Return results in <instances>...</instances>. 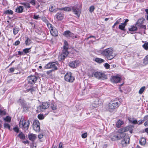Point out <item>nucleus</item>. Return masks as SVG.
<instances>
[{"label":"nucleus","instance_id":"41","mask_svg":"<svg viewBox=\"0 0 148 148\" xmlns=\"http://www.w3.org/2000/svg\"><path fill=\"white\" fill-rule=\"evenodd\" d=\"M143 62L145 64H148V54L144 58Z\"/></svg>","mask_w":148,"mask_h":148},{"label":"nucleus","instance_id":"23","mask_svg":"<svg viewBox=\"0 0 148 148\" xmlns=\"http://www.w3.org/2000/svg\"><path fill=\"white\" fill-rule=\"evenodd\" d=\"M24 8L23 6H20L16 9V12L18 13H21L23 12Z\"/></svg>","mask_w":148,"mask_h":148},{"label":"nucleus","instance_id":"4","mask_svg":"<svg viewBox=\"0 0 148 148\" xmlns=\"http://www.w3.org/2000/svg\"><path fill=\"white\" fill-rule=\"evenodd\" d=\"M29 125V121L27 122L26 121H24L23 119H21L19 123V127L23 129L25 132L27 130Z\"/></svg>","mask_w":148,"mask_h":148},{"label":"nucleus","instance_id":"21","mask_svg":"<svg viewBox=\"0 0 148 148\" xmlns=\"http://www.w3.org/2000/svg\"><path fill=\"white\" fill-rule=\"evenodd\" d=\"M128 120L131 123L136 124L137 123V121L133 117H129L128 118Z\"/></svg>","mask_w":148,"mask_h":148},{"label":"nucleus","instance_id":"31","mask_svg":"<svg viewBox=\"0 0 148 148\" xmlns=\"http://www.w3.org/2000/svg\"><path fill=\"white\" fill-rule=\"evenodd\" d=\"M13 34L14 35H15L18 33L20 29L18 27H14L13 28Z\"/></svg>","mask_w":148,"mask_h":148},{"label":"nucleus","instance_id":"61","mask_svg":"<svg viewBox=\"0 0 148 148\" xmlns=\"http://www.w3.org/2000/svg\"><path fill=\"white\" fill-rule=\"evenodd\" d=\"M20 43V42L19 40H18L16 41L14 43V45L17 46Z\"/></svg>","mask_w":148,"mask_h":148},{"label":"nucleus","instance_id":"57","mask_svg":"<svg viewBox=\"0 0 148 148\" xmlns=\"http://www.w3.org/2000/svg\"><path fill=\"white\" fill-rule=\"evenodd\" d=\"M87 133H85L82 134V137L83 138H85L87 137Z\"/></svg>","mask_w":148,"mask_h":148},{"label":"nucleus","instance_id":"34","mask_svg":"<svg viewBox=\"0 0 148 148\" xmlns=\"http://www.w3.org/2000/svg\"><path fill=\"white\" fill-rule=\"evenodd\" d=\"M125 25L124 24L122 23L119 25V28L122 30L125 31Z\"/></svg>","mask_w":148,"mask_h":148},{"label":"nucleus","instance_id":"6","mask_svg":"<svg viewBox=\"0 0 148 148\" xmlns=\"http://www.w3.org/2000/svg\"><path fill=\"white\" fill-rule=\"evenodd\" d=\"M92 77H95L99 79L103 80L107 78L106 75L104 73L99 72L93 73L92 75Z\"/></svg>","mask_w":148,"mask_h":148},{"label":"nucleus","instance_id":"18","mask_svg":"<svg viewBox=\"0 0 148 148\" xmlns=\"http://www.w3.org/2000/svg\"><path fill=\"white\" fill-rule=\"evenodd\" d=\"M125 135L123 133L120 132L117 134H116V140H119L124 138Z\"/></svg>","mask_w":148,"mask_h":148},{"label":"nucleus","instance_id":"30","mask_svg":"<svg viewBox=\"0 0 148 148\" xmlns=\"http://www.w3.org/2000/svg\"><path fill=\"white\" fill-rule=\"evenodd\" d=\"M36 88L34 87H32L29 88H27L26 89V90H25L24 91L25 92H30L31 93H32V92L35 91V89H36Z\"/></svg>","mask_w":148,"mask_h":148},{"label":"nucleus","instance_id":"62","mask_svg":"<svg viewBox=\"0 0 148 148\" xmlns=\"http://www.w3.org/2000/svg\"><path fill=\"white\" fill-rule=\"evenodd\" d=\"M53 8H54L53 7V6H51V7H50V8H49V10L51 12L54 11V10Z\"/></svg>","mask_w":148,"mask_h":148},{"label":"nucleus","instance_id":"47","mask_svg":"<svg viewBox=\"0 0 148 148\" xmlns=\"http://www.w3.org/2000/svg\"><path fill=\"white\" fill-rule=\"evenodd\" d=\"M13 130L16 133H18L19 132V130L18 127L16 126L14 127L13 128Z\"/></svg>","mask_w":148,"mask_h":148},{"label":"nucleus","instance_id":"15","mask_svg":"<svg viewBox=\"0 0 148 148\" xmlns=\"http://www.w3.org/2000/svg\"><path fill=\"white\" fill-rule=\"evenodd\" d=\"M51 34L54 36H56L58 35V32L56 29L54 27L52 28L50 30Z\"/></svg>","mask_w":148,"mask_h":148},{"label":"nucleus","instance_id":"51","mask_svg":"<svg viewBox=\"0 0 148 148\" xmlns=\"http://www.w3.org/2000/svg\"><path fill=\"white\" fill-rule=\"evenodd\" d=\"M33 16V18L36 20L40 19V18L38 15H34Z\"/></svg>","mask_w":148,"mask_h":148},{"label":"nucleus","instance_id":"35","mask_svg":"<svg viewBox=\"0 0 148 148\" xmlns=\"http://www.w3.org/2000/svg\"><path fill=\"white\" fill-rule=\"evenodd\" d=\"M144 119L146 121L144 123V125L145 126H148V115L145 116Z\"/></svg>","mask_w":148,"mask_h":148},{"label":"nucleus","instance_id":"19","mask_svg":"<svg viewBox=\"0 0 148 148\" xmlns=\"http://www.w3.org/2000/svg\"><path fill=\"white\" fill-rule=\"evenodd\" d=\"M130 139L129 138L125 137L123 140H121V144L123 146L127 144H129V143Z\"/></svg>","mask_w":148,"mask_h":148},{"label":"nucleus","instance_id":"45","mask_svg":"<svg viewBox=\"0 0 148 148\" xmlns=\"http://www.w3.org/2000/svg\"><path fill=\"white\" fill-rule=\"evenodd\" d=\"M110 138L112 141L116 140V134H112L111 135Z\"/></svg>","mask_w":148,"mask_h":148},{"label":"nucleus","instance_id":"3","mask_svg":"<svg viewBox=\"0 0 148 148\" xmlns=\"http://www.w3.org/2000/svg\"><path fill=\"white\" fill-rule=\"evenodd\" d=\"M121 103L117 98L112 100L108 104V108L110 110H114L117 108Z\"/></svg>","mask_w":148,"mask_h":148},{"label":"nucleus","instance_id":"38","mask_svg":"<svg viewBox=\"0 0 148 148\" xmlns=\"http://www.w3.org/2000/svg\"><path fill=\"white\" fill-rule=\"evenodd\" d=\"M51 107L53 110H54L57 109V106L56 104L54 103H51Z\"/></svg>","mask_w":148,"mask_h":148},{"label":"nucleus","instance_id":"56","mask_svg":"<svg viewBox=\"0 0 148 148\" xmlns=\"http://www.w3.org/2000/svg\"><path fill=\"white\" fill-rule=\"evenodd\" d=\"M38 117L40 119H42L44 118V116L43 115L41 114L38 115Z\"/></svg>","mask_w":148,"mask_h":148},{"label":"nucleus","instance_id":"50","mask_svg":"<svg viewBox=\"0 0 148 148\" xmlns=\"http://www.w3.org/2000/svg\"><path fill=\"white\" fill-rule=\"evenodd\" d=\"M36 1V0H32L30 1L29 3H31L33 5H35Z\"/></svg>","mask_w":148,"mask_h":148},{"label":"nucleus","instance_id":"1","mask_svg":"<svg viewBox=\"0 0 148 148\" xmlns=\"http://www.w3.org/2000/svg\"><path fill=\"white\" fill-rule=\"evenodd\" d=\"M101 54L109 60H112L114 57L113 49L112 48H109L103 50L101 51Z\"/></svg>","mask_w":148,"mask_h":148},{"label":"nucleus","instance_id":"2","mask_svg":"<svg viewBox=\"0 0 148 148\" xmlns=\"http://www.w3.org/2000/svg\"><path fill=\"white\" fill-rule=\"evenodd\" d=\"M69 49V45L67 41L65 40L64 41V45L63 46V49L62 50V53L59 56V58L60 60L62 61L64 60L66 58L69 54V52L68 51Z\"/></svg>","mask_w":148,"mask_h":148},{"label":"nucleus","instance_id":"46","mask_svg":"<svg viewBox=\"0 0 148 148\" xmlns=\"http://www.w3.org/2000/svg\"><path fill=\"white\" fill-rule=\"evenodd\" d=\"M3 126L4 128H8L9 130H10V125L9 124L5 123L3 124Z\"/></svg>","mask_w":148,"mask_h":148},{"label":"nucleus","instance_id":"64","mask_svg":"<svg viewBox=\"0 0 148 148\" xmlns=\"http://www.w3.org/2000/svg\"><path fill=\"white\" fill-rule=\"evenodd\" d=\"M58 148H63V144L62 142L60 143Z\"/></svg>","mask_w":148,"mask_h":148},{"label":"nucleus","instance_id":"20","mask_svg":"<svg viewBox=\"0 0 148 148\" xmlns=\"http://www.w3.org/2000/svg\"><path fill=\"white\" fill-rule=\"evenodd\" d=\"M28 137L30 140L34 141L36 138V134L32 133L28 134Z\"/></svg>","mask_w":148,"mask_h":148},{"label":"nucleus","instance_id":"16","mask_svg":"<svg viewBox=\"0 0 148 148\" xmlns=\"http://www.w3.org/2000/svg\"><path fill=\"white\" fill-rule=\"evenodd\" d=\"M64 16V14L61 12H58L55 15V17L59 20H62Z\"/></svg>","mask_w":148,"mask_h":148},{"label":"nucleus","instance_id":"9","mask_svg":"<svg viewBox=\"0 0 148 148\" xmlns=\"http://www.w3.org/2000/svg\"><path fill=\"white\" fill-rule=\"evenodd\" d=\"M50 106L49 104L47 102H42L41 105L38 108V110L40 112H43L46 109L48 108Z\"/></svg>","mask_w":148,"mask_h":148},{"label":"nucleus","instance_id":"36","mask_svg":"<svg viewBox=\"0 0 148 148\" xmlns=\"http://www.w3.org/2000/svg\"><path fill=\"white\" fill-rule=\"evenodd\" d=\"M99 104V103L98 101H94L93 103H92V106L93 107L96 108L98 106Z\"/></svg>","mask_w":148,"mask_h":148},{"label":"nucleus","instance_id":"25","mask_svg":"<svg viewBox=\"0 0 148 148\" xmlns=\"http://www.w3.org/2000/svg\"><path fill=\"white\" fill-rule=\"evenodd\" d=\"M146 143V139L143 137L141 138L139 140V143L142 145H144Z\"/></svg>","mask_w":148,"mask_h":148},{"label":"nucleus","instance_id":"12","mask_svg":"<svg viewBox=\"0 0 148 148\" xmlns=\"http://www.w3.org/2000/svg\"><path fill=\"white\" fill-rule=\"evenodd\" d=\"M37 77L34 75H31L27 77L29 83L32 84H34L37 81Z\"/></svg>","mask_w":148,"mask_h":148},{"label":"nucleus","instance_id":"42","mask_svg":"<svg viewBox=\"0 0 148 148\" xmlns=\"http://www.w3.org/2000/svg\"><path fill=\"white\" fill-rule=\"evenodd\" d=\"M3 119L4 121L9 122H10L11 120V117L9 116H7L5 118H4Z\"/></svg>","mask_w":148,"mask_h":148},{"label":"nucleus","instance_id":"11","mask_svg":"<svg viewBox=\"0 0 148 148\" xmlns=\"http://www.w3.org/2000/svg\"><path fill=\"white\" fill-rule=\"evenodd\" d=\"M40 123L38 120H35L33 123V127L34 130L36 132H39L40 130Z\"/></svg>","mask_w":148,"mask_h":148},{"label":"nucleus","instance_id":"54","mask_svg":"<svg viewBox=\"0 0 148 148\" xmlns=\"http://www.w3.org/2000/svg\"><path fill=\"white\" fill-rule=\"evenodd\" d=\"M104 66L107 69H109L110 67V65L108 63H106L104 64Z\"/></svg>","mask_w":148,"mask_h":148},{"label":"nucleus","instance_id":"27","mask_svg":"<svg viewBox=\"0 0 148 148\" xmlns=\"http://www.w3.org/2000/svg\"><path fill=\"white\" fill-rule=\"evenodd\" d=\"M123 123L122 121L120 120H118L116 124V127L117 128H119Z\"/></svg>","mask_w":148,"mask_h":148},{"label":"nucleus","instance_id":"58","mask_svg":"<svg viewBox=\"0 0 148 148\" xmlns=\"http://www.w3.org/2000/svg\"><path fill=\"white\" fill-rule=\"evenodd\" d=\"M18 102L20 103L21 104H23L24 103V101L23 99H20L18 100Z\"/></svg>","mask_w":148,"mask_h":148},{"label":"nucleus","instance_id":"49","mask_svg":"<svg viewBox=\"0 0 148 148\" xmlns=\"http://www.w3.org/2000/svg\"><path fill=\"white\" fill-rule=\"evenodd\" d=\"M145 121V120L144 119L143 120H140L138 121H137V124L138 125H141Z\"/></svg>","mask_w":148,"mask_h":148},{"label":"nucleus","instance_id":"60","mask_svg":"<svg viewBox=\"0 0 148 148\" xmlns=\"http://www.w3.org/2000/svg\"><path fill=\"white\" fill-rule=\"evenodd\" d=\"M42 20L46 24L48 22H49V21L47 20L45 17L42 18Z\"/></svg>","mask_w":148,"mask_h":148},{"label":"nucleus","instance_id":"39","mask_svg":"<svg viewBox=\"0 0 148 148\" xmlns=\"http://www.w3.org/2000/svg\"><path fill=\"white\" fill-rule=\"evenodd\" d=\"M145 86H143L139 90L138 93L140 94H141L143 93L144 92L145 90Z\"/></svg>","mask_w":148,"mask_h":148},{"label":"nucleus","instance_id":"33","mask_svg":"<svg viewBox=\"0 0 148 148\" xmlns=\"http://www.w3.org/2000/svg\"><path fill=\"white\" fill-rule=\"evenodd\" d=\"M26 39L25 41V44L27 45H29L31 44V40L28 37H26Z\"/></svg>","mask_w":148,"mask_h":148},{"label":"nucleus","instance_id":"28","mask_svg":"<svg viewBox=\"0 0 148 148\" xmlns=\"http://www.w3.org/2000/svg\"><path fill=\"white\" fill-rule=\"evenodd\" d=\"M136 25H132L131 26L130 28H129V30L130 31H136L137 30V27H136Z\"/></svg>","mask_w":148,"mask_h":148},{"label":"nucleus","instance_id":"22","mask_svg":"<svg viewBox=\"0 0 148 148\" xmlns=\"http://www.w3.org/2000/svg\"><path fill=\"white\" fill-rule=\"evenodd\" d=\"M21 4L27 10L29 8H31L29 3L28 2L21 3Z\"/></svg>","mask_w":148,"mask_h":148},{"label":"nucleus","instance_id":"59","mask_svg":"<svg viewBox=\"0 0 148 148\" xmlns=\"http://www.w3.org/2000/svg\"><path fill=\"white\" fill-rule=\"evenodd\" d=\"M46 24L47 25L48 28L49 29L51 28V29L53 27H52V25L50 23H49V22H48Z\"/></svg>","mask_w":148,"mask_h":148},{"label":"nucleus","instance_id":"7","mask_svg":"<svg viewBox=\"0 0 148 148\" xmlns=\"http://www.w3.org/2000/svg\"><path fill=\"white\" fill-rule=\"evenodd\" d=\"M134 127V126L133 125H130L121 128L119 130V132H120L123 133L129 131L132 134V133L133 129Z\"/></svg>","mask_w":148,"mask_h":148},{"label":"nucleus","instance_id":"40","mask_svg":"<svg viewBox=\"0 0 148 148\" xmlns=\"http://www.w3.org/2000/svg\"><path fill=\"white\" fill-rule=\"evenodd\" d=\"M143 47L146 50H148V42H145L143 45Z\"/></svg>","mask_w":148,"mask_h":148},{"label":"nucleus","instance_id":"52","mask_svg":"<svg viewBox=\"0 0 148 148\" xmlns=\"http://www.w3.org/2000/svg\"><path fill=\"white\" fill-rule=\"evenodd\" d=\"M121 21V18H120L116 21V22L114 23V25H116L117 24H119Z\"/></svg>","mask_w":148,"mask_h":148},{"label":"nucleus","instance_id":"29","mask_svg":"<svg viewBox=\"0 0 148 148\" xmlns=\"http://www.w3.org/2000/svg\"><path fill=\"white\" fill-rule=\"evenodd\" d=\"M95 61L99 63H101L105 62V60H104L99 58H95Z\"/></svg>","mask_w":148,"mask_h":148},{"label":"nucleus","instance_id":"55","mask_svg":"<svg viewBox=\"0 0 148 148\" xmlns=\"http://www.w3.org/2000/svg\"><path fill=\"white\" fill-rule=\"evenodd\" d=\"M53 71V70H52L47 71V74L49 75H52Z\"/></svg>","mask_w":148,"mask_h":148},{"label":"nucleus","instance_id":"14","mask_svg":"<svg viewBox=\"0 0 148 148\" xmlns=\"http://www.w3.org/2000/svg\"><path fill=\"white\" fill-rule=\"evenodd\" d=\"M79 62L78 60H75L69 63V66L72 68H76L79 65Z\"/></svg>","mask_w":148,"mask_h":148},{"label":"nucleus","instance_id":"13","mask_svg":"<svg viewBox=\"0 0 148 148\" xmlns=\"http://www.w3.org/2000/svg\"><path fill=\"white\" fill-rule=\"evenodd\" d=\"M110 79L112 82L116 83L120 82L121 80V78L117 75L113 76H112Z\"/></svg>","mask_w":148,"mask_h":148},{"label":"nucleus","instance_id":"8","mask_svg":"<svg viewBox=\"0 0 148 148\" xmlns=\"http://www.w3.org/2000/svg\"><path fill=\"white\" fill-rule=\"evenodd\" d=\"M65 80L70 82H73L75 80L74 77L72 76V73L70 72H68L64 76Z\"/></svg>","mask_w":148,"mask_h":148},{"label":"nucleus","instance_id":"17","mask_svg":"<svg viewBox=\"0 0 148 148\" xmlns=\"http://www.w3.org/2000/svg\"><path fill=\"white\" fill-rule=\"evenodd\" d=\"M64 35L68 38L72 37L73 38L74 37V34L69 30L65 31L64 33Z\"/></svg>","mask_w":148,"mask_h":148},{"label":"nucleus","instance_id":"44","mask_svg":"<svg viewBox=\"0 0 148 148\" xmlns=\"http://www.w3.org/2000/svg\"><path fill=\"white\" fill-rule=\"evenodd\" d=\"M31 48H26L24 49H23V52H24L25 53V54L27 53H29V50Z\"/></svg>","mask_w":148,"mask_h":148},{"label":"nucleus","instance_id":"43","mask_svg":"<svg viewBox=\"0 0 148 148\" xmlns=\"http://www.w3.org/2000/svg\"><path fill=\"white\" fill-rule=\"evenodd\" d=\"M6 114V112L5 110L0 109V116L5 115Z\"/></svg>","mask_w":148,"mask_h":148},{"label":"nucleus","instance_id":"48","mask_svg":"<svg viewBox=\"0 0 148 148\" xmlns=\"http://www.w3.org/2000/svg\"><path fill=\"white\" fill-rule=\"evenodd\" d=\"M95 8L94 6L92 5L90 6L89 8V12L92 13L93 12Z\"/></svg>","mask_w":148,"mask_h":148},{"label":"nucleus","instance_id":"26","mask_svg":"<svg viewBox=\"0 0 148 148\" xmlns=\"http://www.w3.org/2000/svg\"><path fill=\"white\" fill-rule=\"evenodd\" d=\"M58 9L59 10H63L64 11H70L71 10V8L69 7H65L62 8H58Z\"/></svg>","mask_w":148,"mask_h":148},{"label":"nucleus","instance_id":"10","mask_svg":"<svg viewBox=\"0 0 148 148\" xmlns=\"http://www.w3.org/2000/svg\"><path fill=\"white\" fill-rule=\"evenodd\" d=\"M72 10L74 14L76 15L78 17H79L81 13V6L80 8L78 7L77 5H74L72 7Z\"/></svg>","mask_w":148,"mask_h":148},{"label":"nucleus","instance_id":"53","mask_svg":"<svg viewBox=\"0 0 148 148\" xmlns=\"http://www.w3.org/2000/svg\"><path fill=\"white\" fill-rule=\"evenodd\" d=\"M137 27H140V28H143L144 29H146V26L145 25H139L137 26Z\"/></svg>","mask_w":148,"mask_h":148},{"label":"nucleus","instance_id":"24","mask_svg":"<svg viewBox=\"0 0 148 148\" xmlns=\"http://www.w3.org/2000/svg\"><path fill=\"white\" fill-rule=\"evenodd\" d=\"M144 20V19L143 18L139 19L136 22V25L137 26L140 25L142 24L143 23Z\"/></svg>","mask_w":148,"mask_h":148},{"label":"nucleus","instance_id":"37","mask_svg":"<svg viewBox=\"0 0 148 148\" xmlns=\"http://www.w3.org/2000/svg\"><path fill=\"white\" fill-rule=\"evenodd\" d=\"M4 14H5L12 15L13 14V12L12 10H8L5 11Z\"/></svg>","mask_w":148,"mask_h":148},{"label":"nucleus","instance_id":"5","mask_svg":"<svg viewBox=\"0 0 148 148\" xmlns=\"http://www.w3.org/2000/svg\"><path fill=\"white\" fill-rule=\"evenodd\" d=\"M58 63L57 62H49L45 66V68L47 69H53V70H57Z\"/></svg>","mask_w":148,"mask_h":148},{"label":"nucleus","instance_id":"32","mask_svg":"<svg viewBox=\"0 0 148 148\" xmlns=\"http://www.w3.org/2000/svg\"><path fill=\"white\" fill-rule=\"evenodd\" d=\"M18 136L22 140H24L25 139V135L22 132H21L18 135Z\"/></svg>","mask_w":148,"mask_h":148},{"label":"nucleus","instance_id":"63","mask_svg":"<svg viewBox=\"0 0 148 148\" xmlns=\"http://www.w3.org/2000/svg\"><path fill=\"white\" fill-rule=\"evenodd\" d=\"M38 138L39 139H41L43 138V135L42 133H41L39 134L38 135Z\"/></svg>","mask_w":148,"mask_h":148}]
</instances>
